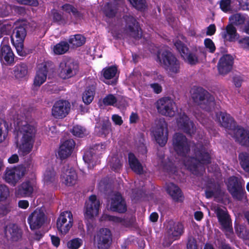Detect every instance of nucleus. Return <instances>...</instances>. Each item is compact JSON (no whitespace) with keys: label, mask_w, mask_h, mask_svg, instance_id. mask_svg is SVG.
Masks as SVG:
<instances>
[{"label":"nucleus","mask_w":249,"mask_h":249,"mask_svg":"<svg viewBox=\"0 0 249 249\" xmlns=\"http://www.w3.org/2000/svg\"><path fill=\"white\" fill-rule=\"evenodd\" d=\"M9 195V188L6 185L1 184V202L6 199Z\"/></svg>","instance_id":"nucleus-58"},{"label":"nucleus","mask_w":249,"mask_h":249,"mask_svg":"<svg viewBox=\"0 0 249 249\" xmlns=\"http://www.w3.org/2000/svg\"><path fill=\"white\" fill-rule=\"evenodd\" d=\"M112 242V234L107 228L101 229L97 234V247L98 249H108Z\"/></svg>","instance_id":"nucleus-19"},{"label":"nucleus","mask_w":249,"mask_h":249,"mask_svg":"<svg viewBox=\"0 0 249 249\" xmlns=\"http://www.w3.org/2000/svg\"><path fill=\"white\" fill-rule=\"evenodd\" d=\"M195 157H186L184 164L193 174L198 173L200 164L207 165L211 162V157L203 145L200 144L195 149Z\"/></svg>","instance_id":"nucleus-3"},{"label":"nucleus","mask_w":249,"mask_h":249,"mask_svg":"<svg viewBox=\"0 0 249 249\" xmlns=\"http://www.w3.org/2000/svg\"><path fill=\"white\" fill-rule=\"evenodd\" d=\"M12 28L13 25L11 22L1 20V37L2 35H11Z\"/></svg>","instance_id":"nucleus-44"},{"label":"nucleus","mask_w":249,"mask_h":249,"mask_svg":"<svg viewBox=\"0 0 249 249\" xmlns=\"http://www.w3.org/2000/svg\"><path fill=\"white\" fill-rule=\"evenodd\" d=\"M187 249H197L196 240L193 237H190L188 239L187 243Z\"/></svg>","instance_id":"nucleus-59"},{"label":"nucleus","mask_w":249,"mask_h":249,"mask_svg":"<svg viewBox=\"0 0 249 249\" xmlns=\"http://www.w3.org/2000/svg\"><path fill=\"white\" fill-rule=\"evenodd\" d=\"M70 46L66 41H61L53 47L54 53L56 54H62L66 53L69 49Z\"/></svg>","instance_id":"nucleus-41"},{"label":"nucleus","mask_w":249,"mask_h":249,"mask_svg":"<svg viewBox=\"0 0 249 249\" xmlns=\"http://www.w3.org/2000/svg\"><path fill=\"white\" fill-rule=\"evenodd\" d=\"M117 72V68L115 66H111L104 68L102 70L103 75L106 79H111L115 76Z\"/></svg>","instance_id":"nucleus-42"},{"label":"nucleus","mask_w":249,"mask_h":249,"mask_svg":"<svg viewBox=\"0 0 249 249\" xmlns=\"http://www.w3.org/2000/svg\"><path fill=\"white\" fill-rule=\"evenodd\" d=\"M221 191L219 186H217L214 183H212L206 186L205 191V196L207 198H211L215 196L218 195Z\"/></svg>","instance_id":"nucleus-38"},{"label":"nucleus","mask_w":249,"mask_h":249,"mask_svg":"<svg viewBox=\"0 0 249 249\" xmlns=\"http://www.w3.org/2000/svg\"><path fill=\"white\" fill-rule=\"evenodd\" d=\"M238 160L242 169L249 174V153L242 152L238 155Z\"/></svg>","instance_id":"nucleus-36"},{"label":"nucleus","mask_w":249,"mask_h":249,"mask_svg":"<svg viewBox=\"0 0 249 249\" xmlns=\"http://www.w3.org/2000/svg\"><path fill=\"white\" fill-rule=\"evenodd\" d=\"M55 172L53 167L46 169L44 174V180L47 183L53 182L55 180Z\"/></svg>","instance_id":"nucleus-45"},{"label":"nucleus","mask_w":249,"mask_h":249,"mask_svg":"<svg viewBox=\"0 0 249 249\" xmlns=\"http://www.w3.org/2000/svg\"><path fill=\"white\" fill-rule=\"evenodd\" d=\"M231 0H221L220 2V8L224 12H227L231 10Z\"/></svg>","instance_id":"nucleus-57"},{"label":"nucleus","mask_w":249,"mask_h":249,"mask_svg":"<svg viewBox=\"0 0 249 249\" xmlns=\"http://www.w3.org/2000/svg\"><path fill=\"white\" fill-rule=\"evenodd\" d=\"M145 196V193L142 189H135L132 190L131 198L135 201H139Z\"/></svg>","instance_id":"nucleus-49"},{"label":"nucleus","mask_w":249,"mask_h":249,"mask_svg":"<svg viewBox=\"0 0 249 249\" xmlns=\"http://www.w3.org/2000/svg\"><path fill=\"white\" fill-rule=\"evenodd\" d=\"M73 225L72 214L71 212L61 213L56 221V227L59 232L62 235L67 233Z\"/></svg>","instance_id":"nucleus-13"},{"label":"nucleus","mask_w":249,"mask_h":249,"mask_svg":"<svg viewBox=\"0 0 249 249\" xmlns=\"http://www.w3.org/2000/svg\"><path fill=\"white\" fill-rule=\"evenodd\" d=\"M27 25L25 23H20L13 30L10 36L11 41L17 50L18 54L26 56L28 53L24 48V41L27 36Z\"/></svg>","instance_id":"nucleus-6"},{"label":"nucleus","mask_w":249,"mask_h":249,"mask_svg":"<svg viewBox=\"0 0 249 249\" xmlns=\"http://www.w3.org/2000/svg\"><path fill=\"white\" fill-rule=\"evenodd\" d=\"M166 191L175 202H182L184 196L180 188L172 182L166 184Z\"/></svg>","instance_id":"nucleus-27"},{"label":"nucleus","mask_w":249,"mask_h":249,"mask_svg":"<svg viewBox=\"0 0 249 249\" xmlns=\"http://www.w3.org/2000/svg\"><path fill=\"white\" fill-rule=\"evenodd\" d=\"M18 2L23 5L37 6L38 5L37 0H17Z\"/></svg>","instance_id":"nucleus-61"},{"label":"nucleus","mask_w":249,"mask_h":249,"mask_svg":"<svg viewBox=\"0 0 249 249\" xmlns=\"http://www.w3.org/2000/svg\"><path fill=\"white\" fill-rule=\"evenodd\" d=\"M184 232L183 224L180 222L171 221L166 226L167 237L164 238L163 245L164 247H169L172 243L180 239Z\"/></svg>","instance_id":"nucleus-7"},{"label":"nucleus","mask_w":249,"mask_h":249,"mask_svg":"<svg viewBox=\"0 0 249 249\" xmlns=\"http://www.w3.org/2000/svg\"><path fill=\"white\" fill-rule=\"evenodd\" d=\"M61 178L62 182L66 185L71 186L76 183L77 175L75 171L72 168H69L68 165L62 168Z\"/></svg>","instance_id":"nucleus-25"},{"label":"nucleus","mask_w":249,"mask_h":249,"mask_svg":"<svg viewBox=\"0 0 249 249\" xmlns=\"http://www.w3.org/2000/svg\"><path fill=\"white\" fill-rule=\"evenodd\" d=\"M68 41L73 47H77L82 46L85 43L86 38L80 34H77L71 36Z\"/></svg>","instance_id":"nucleus-39"},{"label":"nucleus","mask_w":249,"mask_h":249,"mask_svg":"<svg viewBox=\"0 0 249 249\" xmlns=\"http://www.w3.org/2000/svg\"><path fill=\"white\" fill-rule=\"evenodd\" d=\"M11 204L8 202L5 204L1 203V215H6L11 210Z\"/></svg>","instance_id":"nucleus-60"},{"label":"nucleus","mask_w":249,"mask_h":249,"mask_svg":"<svg viewBox=\"0 0 249 249\" xmlns=\"http://www.w3.org/2000/svg\"><path fill=\"white\" fill-rule=\"evenodd\" d=\"M100 202L94 195L89 197V201L86 203L84 215L87 219H92L94 215L98 213Z\"/></svg>","instance_id":"nucleus-23"},{"label":"nucleus","mask_w":249,"mask_h":249,"mask_svg":"<svg viewBox=\"0 0 249 249\" xmlns=\"http://www.w3.org/2000/svg\"><path fill=\"white\" fill-rule=\"evenodd\" d=\"M97 157L96 155L90 149L85 151L83 156L84 161L87 163H92Z\"/></svg>","instance_id":"nucleus-47"},{"label":"nucleus","mask_w":249,"mask_h":249,"mask_svg":"<svg viewBox=\"0 0 249 249\" xmlns=\"http://www.w3.org/2000/svg\"><path fill=\"white\" fill-rule=\"evenodd\" d=\"M205 47L209 50L210 53H213L216 49L214 43L210 38H207L204 39Z\"/></svg>","instance_id":"nucleus-56"},{"label":"nucleus","mask_w":249,"mask_h":249,"mask_svg":"<svg viewBox=\"0 0 249 249\" xmlns=\"http://www.w3.org/2000/svg\"><path fill=\"white\" fill-rule=\"evenodd\" d=\"M177 124L178 128L189 136H192L196 132V127L194 123L190 120L185 112L178 114Z\"/></svg>","instance_id":"nucleus-18"},{"label":"nucleus","mask_w":249,"mask_h":249,"mask_svg":"<svg viewBox=\"0 0 249 249\" xmlns=\"http://www.w3.org/2000/svg\"><path fill=\"white\" fill-rule=\"evenodd\" d=\"M70 102L65 100L56 101L52 107V115L55 119H62L66 117L71 110Z\"/></svg>","instance_id":"nucleus-15"},{"label":"nucleus","mask_w":249,"mask_h":249,"mask_svg":"<svg viewBox=\"0 0 249 249\" xmlns=\"http://www.w3.org/2000/svg\"><path fill=\"white\" fill-rule=\"evenodd\" d=\"M86 129L82 126L76 125L73 126L71 130L72 134L77 137L82 138L85 136Z\"/></svg>","instance_id":"nucleus-50"},{"label":"nucleus","mask_w":249,"mask_h":249,"mask_svg":"<svg viewBox=\"0 0 249 249\" xmlns=\"http://www.w3.org/2000/svg\"><path fill=\"white\" fill-rule=\"evenodd\" d=\"M193 102L207 111H210L213 107L214 98L207 90L201 87L194 86L190 90Z\"/></svg>","instance_id":"nucleus-4"},{"label":"nucleus","mask_w":249,"mask_h":249,"mask_svg":"<svg viewBox=\"0 0 249 249\" xmlns=\"http://www.w3.org/2000/svg\"><path fill=\"white\" fill-rule=\"evenodd\" d=\"M26 169L22 165L15 166L14 167H7L3 176L5 181L15 186L18 182L25 174Z\"/></svg>","instance_id":"nucleus-11"},{"label":"nucleus","mask_w":249,"mask_h":249,"mask_svg":"<svg viewBox=\"0 0 249 249\" xmlns=\"http://www.w3.org/2000/svg\"><path fill=\"white\" fill-rule=\"evenodd\" d=\"M244 182L241 178L235 176L230 177L228 179L227 189L233 198L241 200L246 193Z\"/></svg>","instance_id":"nucleus-8"},{"label":"nucleus","mask_w":249,"mask_h":249,"mask_svg":"<svg viewBox=\"0 0 249 249\" xmlns=\"http://www.w3.org/2000/svg\"><path fill=\"white\" fill-rule=\"evenodd\" d=\"M103 12L107 17L113 18L115 17L117 8L114 4L107 2L104 8Z\"/></svg>","instance_id":"nucleus-40"},{"label":"nucleus","mask_w":249,"mask_h":249,"mask_svg":"<svg viewBox=\"0 0 249 249\" xmlns=\"http://www.w3.org/2000/svg\"><path fill=\"white\" fill-rule=\"evenodd\" d=\"M173 146L176 153L181 157H186L190 151V145L187 138L180 133H176L174 135Z\"/></svg>","instance_id":"nucleus-9"},{"label":"nucleus","mask_w":249,"mask_h":249,"mask_svg":"<svg viewBox=\"0 0 249 249\" xmlns=\"http://www.w3.org/2000/svg\"><path fill=\"white\" fill-rule=\"evenodd\" d=\"M214 213L216 215L218 221L223 230L226 231L233 232L232 222L230 214L226 210L220 207L215 209Z\"/></svg>","instance_id":"nucleus-21"},{"label":"nucleus","mask_w":249,"mask_h":249,"mask_svg":"<svg viewBox=\"0 0 249 249\" xmlns=\"http://www.w3.org/2000/svg\"><path fill=\"white\" fill-rule=\"evenodd\" d=\"M216 118L221 125L233 131V137L241 145L249 147V131L236 125V123L230 114L226 112L216 113Z\"/></svg>","instance_id":"nucleus-1"},{"label":"nucleus","mask_w":249,"mask_h":249,"mask_svg":"<svg viewBox=\"0 0 249 249\" xmlns=\"http://www.w3.org/2000/svg\"><path fill=\"white\" fill-rule=\"evenodd\" d=\"M118 101V99L112 94L107 95L103 99V103L105 106H113Z\"/></svg>","instance_id":"nucleus-52"},{"label":"nucleus","mask_w":249,"mask_h":249,"mask_svg":"<svg viewBox=\"0 0 249 249\" xmlns=\"http://www.w3.org/2000/svg\"><path fill=\"white\" fill-rule=\"evenodd\" d=\"M49 70V63H47L39 68L34 81V84L35 86L40 87L45 82Z\"/></svg>","instance_id":"nucleus-32"},{"label":"nucleus","mask_w":249,"mask_h":249,"mask_svg":"<svg viewBox=\"0 0 249 249\" xmlns=\"http://www.w3.org/2000/svg\"><path fill=\"white\" fill-rule=\"evenodd\" d=\"M83 244V241L79 238H75L70 240L67 243V247L70 249H78Z\"/></svg>","instance_id":"nucleus-48"},{"label":"nucleus","mask_w":249,"mask_h":249,"mask_svg":"<svg viewBox=\"0 0 249 249\" xmlns=\"http://www.w3.org/2000/svg\"><path fill=\"white\" fill-rule=\"evenodd\" d=\"M128 161L130 168L137 175H142L144 173L142 164L136 158L134 153L130 152L128 155Z\"/></svg>","instance_id":"nucleus-33"},{"label":"nucleus","mask_w":249,"mask_h":249,"mask_svg":"<svg viewBox=\"0 0 249 249\" xmlns=\"http://www.w3.org/2000/svg\"><path fill=\"white\" fill-rule=\"evenodd\" d=\"M155 140L160 146H164L168 140L167 124L164 119H160L153 131Z\"/></svg>","instance_id":"nucleus-17"},{"label":"nucleus","mask_w":249,"mask_h":249,"mask_svg":"<svg viewBox=\"0 0 249 249\" xmlns=\"http://www.w3.org/2000/svg\"><path fill=\"white\" fill-rule=\"evenodd\" d=\"M59 70V77L63 79H67L77 74L79 65L72 59L64 60L60 62Z\"/></svg>","instance_id":"nucleus-10"},{"label":"nucleus","mask_w":249,"mask_h":249,"mask_svg":"<svg viewBox=\"0 0 249 249\" xmlns=\"http://www.w3.org/2000/svg\"><path fill=\"white\" fill-rule=\"evenodd\" d=\"M89 149L98 157L99 155L102 154L105 151V147L102 143H98L94 144Z\"/></svg>","instance_id":"nucleus-55"},{"label":"nucleus","mask_w":249,"mask_h":249,"mask_svg":"<svg viewBox=\"0 0 249 249\" xmlns=\"http://www.w3.org/2000/svg\"><path fill=\"white\" fill-rule=\"evenodd\" d=\"M229 20L231 24L238 26L243 24L246 20V17L241 13H236L230 16Z\"/></svg>","instance_id":"nucleus-43"},{"label":"nucleus","mask_w":249,"mask_h":249,"mask_svg":"<svg viewBox=\"0 0 249 249\" xmlns=\"http://www.w3.org/2000/svg\"><path fill=\"white\" fill-rule=\"evenodd\" d=\"M149 86L152 89L153 92L156 94H159L162 90V86L157 83L150 84Z\"/></svg>","instance_id":"nucleus-62"},{"label":"nucleus","mask_w":249,"mask_h":249,"mask_svg":"<svg viewBox=\"0 0 249 249\" xmlns=\"http://www.w3.org/2000/svg\"><path fill=\"white\" fill-rule=\"evenodd\" d=\"M53 15V19L54 22H56L58 24H61L64 22V18L62 14L58 10L53 9L52 11Z\"/></svg>","instance_id":"nucleus-51"},{"label":"nucleus","mask_w":249,"mask_h":249,"mask_svg":"<svg viewBox=\"0 0 249 249\" xmlns=\"http://www.w3.org/2000/svg\"><path fill=\"white\" fill-rule=\"evenodd\" d=\"M110 166L113 171L115 172H119L122 168V163L118 158L115 157L112 159Z\"/></svg>","instance_id":"nucleus-53"},{"label":"nucleus","mask_w":249,"mask_h":249,"mask_svg":"<svg viewBox=\"0 0 249 249\" xmlns=\"http://www.w3.org/2000/svg\"><path fill=\"white\" fill-rule=\"evenodd\" d=\"M74 7L73 5L68 3H66L63 5L61 7L62 10L69 14H70L72 12Z\"/></svg>","instance_id":"nucleus-64"},{"label":"nucleus","mask_w":249,"mask_h":249,"mask_svg":"<svg viewBox=\"0 0 249 249\" xmlns=\"http://www.w3.org/2000/svg\"><path fill=\"white\" fill-rule=\"evenodd\" d=\"M18 134L22 135L19 150L23 156L28 154L32 150L35 141L36 129L35 126L27 122L18 124Z\"/></svg>","instance_id":"nucleus-2"},{"label":"nucleus","mask_w":249,"mask_h":249,"mask_svg":"<svg viewBox=\"0 0 249 249\" xmlns=\"http://www.w3.org/2000/svg\"><path fill=\"white\" fill-rule=\"evenodd\" d=\"M234 58L229 54L223 55L219 59L217 67L218 73L222 75H226L232 69Z\"/></svg>","instance_id":"nucleus-20"},{"label":"nucleus","mask_w":249,"mask_h":249,"mask_svg":"<svg viewBox=\"0 0 249 249\" xmlns=\"http://www.w3.org/2000/svg\"><path fill=\"white\" fill-rule=\"evenodd\" d=\"M216 31V27L214 24H210L208 27L206 31V35L208 36L213 35Z\"/></svg>","instance_id":"nucleus-63"},{"label":"nucleus","mask_w":249,"mask_h":249,"mask_svg":"<svg viewBox=\"0 0 249 249\" xmlns=\"http://www.w3.org/2000/svg\"><path fill=\"white\" fill-rule=\"evenodd\" d=\"M2 58L4 64L11 65L14 62V54L9 45H4L1 47V60Z\"/></svg>","instance_id":"nucleus-35"},{"label":"nucleus","mask_w":249,"mask_h":249,"mask_svg":"<svg viewBox=\"0 0 249 249\" xmlns=\"http://www.w3.org/2000/svg\"><path fill=\"white\" fill-rule=\"evenodd\" d=\"M123 18L125 22V30L127 34L135 39L142 37V30L137 20L132 16L125 15Z\"/></svg>","instance_id":"nucleus-14"},{"label":"nucleus","mask_w":249,"mask_h":249,"mask_svg":"<svg viewBox=\"0 0 249 249\" xmlns=\"http://www.w3.org/2000/svg\"><path fill=\"white\" fill-rule=\"evenodd\" d=\"M97 84L95 81L91 82L89 85L83 92L82 95V100L83 102L86 105L90 104L94 99Z\"/></svg>","instance_id":"nucleus-34"},{"label":"nucleus","mask_w":249,"mask_h":249,"mask_svg":"<svg viewBox=\"0 0 249 249\" xmlns=\"http://www.w3.org/2000/svg\"><path fill=\"white\" fill-rule=\"evenodd\" d=\"M175 103L169 97H164L159 99L156 102L158 112L162 115L172 117L175 116L176 111Z\"/></svg>","instance_id":"nucleus-12"},{"label":"nucleus","mask_w":249,"mask_h":249,"mask_svg":"<svg viewBox=\"0 0 249 249\" xmlns=\"http://www.w3.org/2000/svg\"><path fill=\"white\" fill-rule=\"evenodd\" d=\"M161 65L170 76L180 71V62L176 56L168 50H163L157 55Z\"/></svg>","instance_id":"nucleus-5"},{"label":"nucleus","mask_w":249,"mask_h":249,"mask_svg":"<svg viewBox=\"0 0 249 249\" xmlns=\"http://www.w3.org/2000/svg\"><path fill=\"white\" fill-rule=\"evenodd\" d=\"M75 142L72 139L64 141L60 145L58 155L61 160H64L71 154L75 147Z\"/></svg>","instance_id":"nucleus-29"},{"label":"nucleus","mask_w":249,"mask_h":249,"mask_svg":"<svg viewBox=\"0 0 249 249\" xmlns=\"http://www.w3.org/2000/svg\"><path fill=\"white\" fill-rule=\"evenodd\" d=\"M102 219L104 220L112 221L116 223H122L123 226L127 228L132 227L136 221L135 217L132 215L122 218L107 214H103Z\"/></svg>","instance_id":"nucleus-28"},{"label":"nucleus","mask_w":249,"mask_h":249,"mask_svg":"<svg viewBox=\"0 0 249 249\" xmlns=\"http://www.w3.org/2000/svg\"><path fill=\"white\" fill-rule=\"evenodd\" d=\"M34 190L33 182L30 180H26L17 187L15 191V195L18 198L31 197Z\"/></svg>","instance_id":"nucleus-24"},{"label":"nucleus","mask_w":249,"mask_h":249,"mask_svg":"<svg viewBox=\"0 0 249 249\" xmlns=\"http://www.w3.org/2000/svg\"><path fill=\"white\" fill-rule=\"evenodd\" d=\"M174 45L180 53L181 56L186 59L189 64L195 65L198 61V57L196 54L189 52L188 48L180 40H178L174 43Z\"/></svg>","instance_id":"nucleus-22"},{"label":"nucleus","mask_w":249,"mask_h":249,"mask_svg":"<svg viewBox=\"0 0 249 249\" xmlns=\"http://www.w3.org/2000/svg\"><path fill=\"white\" fill-rule=\"evenodd\" d=\"M224 41L234 42L237 38L236 28L232 24H228L224 31L220 34Z\"/></svg>","instance_id":"nucleus-31"},{"label":"nucleus","mask_w":249,"mask_h":249,"mask_svg":"<svg viewBox=\"0 0 249 249\" xmlns=\"http://www.w3.org/2000/svg\"><path fill=\"white\" fill-rule=\"evenodd\" d=\"M131 4L136 9L142 11L146 7V0H128Z\"/></svg>","instance_id":"nucleus-46"},{"label":"nucleus","mask_w":249,"mask_h":249,"mask_svg":"<svg viewBox=\"0 0 249 249\" xmlns=\"http://www.w3.org/2000/svg\"><path fill=\"white\" fill-rule=\"evenodd\" d=\"M28 73V67L26 64L21 63L18 64L14 67V74L17 78L25 77Z\"/></svg>","instance_id":"nucleus-37"},{"label":"nucleus","mask_w":249,"mask_h":249,"mask_svg":"<svg viewBox=\"0 0 249 249\" xmlns=\"http://www.w3.org/2000/svg\"><path fill=\"white\" fill-rule=\"evenodd\" d=\"M110 127L111 123L108 119L103 120L101 128L102 135L106 136L109 133Z\"/></svg>","instance_id":"nucleus-54"},{"label":"nucleus","mask_w":249,"mask_h":249,"mask_svg":"<svg viewBox=\"0 0 249 249\" xmlns=\"http://www.w3.org/2000/svg\"><path fill=\"white\" fill-rule=\"evenodd\" d=\"M4 233L7 238L13 241H17L21 237L20 230L15 224L6 225L4 228Z\"/></svg>","instance_id":"nucleus-30"},{"label":"nucleus","mask_w":249,"mask_h":249,"mask_svg":"<svg viewBox=\"0 0 249 249\" xmlns=\"http://www.w3.org/2000/svg\"><path fill=\"white\" fill-rule=\"evenodd\" d=\"M47 220V217L44 212L36 209L28 216L27 222L31 230L39 229L43 226Z\"/></svg>","instance_id":"nucleus-16"},{"label":"nucleus","mask_w":249,"mask_h":249,"mask_svg":"<svg viewBox=\"0 0 249 249\" xmlns=\"http://www.w3.org/2000/svg\"><path fill=\"white\" fill-rule=\"evenodd\" d=\"M110 210L118 213H124L127 210L126 204L124 199L120 193L115 194L111 199Z\"/></svg>","instance_id":"nucleus-26"}]
</instances>
